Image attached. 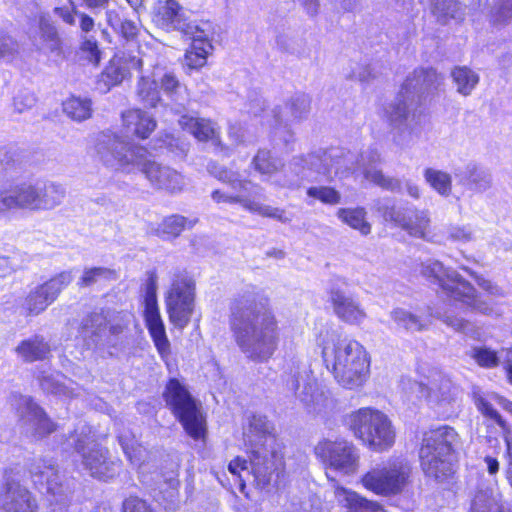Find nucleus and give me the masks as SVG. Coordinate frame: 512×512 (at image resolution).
Masks as SVG:
<instances>
[{
	"label": "nucleus",
	"mask_w": 512,
	"mask_h": 512,
	"mask_svg": "<svg viewBox=\"0 0 512 512\" xmlns=\"http://www.w3.org/2000/svg\"><path fill=\"white\" fill-rule=\"evenodd\" d=\"M231 329L238 347L251 360L265 362L278 347V319L269 300L255 289L235 298L231 306Z\"/></svg>",
	"instance_id": "nucleus-1"
},
{
	"label": "nucleus",
	"mask_w": 512,
	"mask_h": 512,
	"mask_svg": "<svg viewBox=\"0 0 512 512\" xmlns=\"http://www.w3.org/2000/svg\"><path fill=\"white\" fill-rule=\"evenodd\" d=\"M244 440L248 447L249 461L236 457L228 465L229 472L241 482L252 478L262 490L276 485L284 462L273 424L266 416L252 415L244 431Z\"/></svg>",
	"instance_id": "nucleus-2"
},
{
	"label": "nucleus",
	"mask_w": 512,
	"mask_h": 512,
	"mask_svg": "<svg viewBox=\"0 0 512 512\" xmlns=\"http://www.w3.org/2000/svg\"><path fill=\"white\" fill-rule=\"evenodd\" d=\"M96 151L108 169L126 174L141 171L156 189L178 193L186 185L181 173L152 160L143 146L131 144L118 135L103 134L98 140Z\"/></svg>",
	"instance_id": "nucleus-3"
},
{
	"label": "nucleus",
	"mask_w": 512,
	"mask_h": 512,
	"mask_svg": "<svg viewBox=\"0 0 512 512\" xmlns=\"http://www.w3.org/2000/svg\"><path fill=\"white\" fill-rule=\"evenodd\" d=\"M318 345L326 367L341 386L354 389L365 383L370 359L360 342L336 331H325L320 334Z\"/></svg>",
	"instance_id": "nucleus-4"
},
{
	"label": "nucleus",
	"mask_w": 512,
	"mask_h": 512,
	"mask_svg": "<svg viewBox=\"0 0 512 512\" xmlns=\"http://www.w3.org/2000/svg\"><path fill=\"white\" fill-rule=\"evenodd\" d=\"M457 442L458 434L449 426L425 434L419 457L426 476L443 481L453 474V453Z\"/></svg>",
	"instance_id": "nucleus-5"
},
{
	"label": "nucleus",
	"mask_w": 512,
	"mask_h": 512,
	"mask_svg": "<svg viewBox=\"0 0 512 512\" xmlns=\"http://www.w3.org/2000/svg\"><path fill=\"white\" fill-rule=\"evenodd\" d=\"M420 274L438 284L447 296L461 301L472 310L490 314L492 307L476 296L475 288L455 270L445 267L437 260H427L420 265Z\"/></svg>",
	"instance_id": "nucleus-6"
},
{
	"label": "nucleus",
	"mask_w": 512,
	"mask_h": 512,
	"mask_svg": "<svg viewBox=\"0 0 512 512\" xmlns=\"http://www.w3.org/2000/svg\"><path fill=\"white\" fill-rule=\"evenodd\" d=\"M340 156L338 151H318L306 156L294 157L288 169L296 176L288 177L285 170L283 178L275 180L274 183L282 188H292L298 186L299 179L314 182L331 181L338 173L346 171L338 166L334 169L333 165L329 164L332 161H337L339 164Z\"/></svg>",
	"instance_id": "nucleus-7"
},
{
	"label": "nucleus",
	"mask_w": 512,
	"mask_h": 512,
	"mask_svg": "<svg viewBox=\"0 0 512 512\" xmlns=\"http://www.w3.org/2000/svg\"><path fill=\"white\" fill-rule=\"evenodd\" d=\"M349 427L356 438L374 451L387 450L395 442L392 423L387 415L379 410L361 408L351 413Z\"/></svg>",
	"instance_id": "nucleus-8"
},
{
	"label": "nucleus",
	"mask_w": 512,
	"mask_h": 512,
	"mask_svg": "<svg viewBox=\"0 0 512 512\" xmlns=\"http://www.w3.org/2000/svg\"><path fill=\"white\" fill-rule=\"evenodd\" d=\"M363 486L380 496L402 494L412 482V467L402 458H391L376 465L361 479Z\"/></svg>",
	"instance_id": "nucleus-9"
},
{
	"label": "nucleus",
	"mask_w": 512,
	"mask_h": 512,
	"mask_svg": "<svg viewBox=\"0 0 512 512\" xmlns=\"http://www.w3.org/2000/svg\"><path fill=\"white\" fill-rule=\"evenodd\" d=\"M76 452L81 457V463L89 474L100 480H108L119 474L122 461L109 455L106 447L97 443L84 430L71 437Z\"/></svg>",
	"instance_id": "nucleus-10"
},
{
	"label": "nucleus",
	"mask_w": 512,
	"mask_h": 512,
	"mask_svg": "<svg viewBox=\"0 0 512 512\" xmlns=\"http://www.w3.org/2000/svg\"><path fill=\"white\" fill-rule=\"evenodd\" d=\"M164 398L185 431L194 439L200 438L204 433V419L187 388L179 380L171 379Z\"/></svg>",
	"instance_id": "nucleus-11"
},
{
	"label": "nucleus",
	"mask_w": 512,
	"mask_h": 512,
	"mask_svg": "<svg viewBox=\"0 0 512 512\" xmlns=\"http://www.w3.org/2000/svg\"><path fill=\"white\" fill-rule=\"evenodd\" d=\"M314 454L327 468L343 475H352L359 467L358 449L341 436L322 438L315 445Z\"/></svg>",
	"instance_id": "nucleus-12"
},
{
	"label": "nucleus",
	"mask_w": 512,
	"mask_h": 512,
	"mask_svg": "<svg viewBox=\"0 0 512 512\" xmlns=\"http://www.w3.org/2000/svg\"><path fill=\"white\" fill-rule=\"evenodd\" d=\"M194 283L184 274L174 275L165 293V307L170 323L184 329L190 322L195 307Z\"/></svg>",
	"instance_id": "nucleus-13"
},
{
	"label": "nucleus",
	"mask_w": 512,
	"mask_h": 512,
	"mask_svg": "<svg viewBox=\"0 0 512 512\" xmlns=\"http://www.w3.org/2000/svg\"><path fill=\"white\" fill-rule=\"evenodd\" d=\"M330 151H338L341 156L339 164H337V161L329 162V164L333 165L334 169L338 166L346 170L343 173H338L335 177H346L350 173H354L358 167L361 166L363 168L364 177L367 180L392 192H399L401 190V183L398 179L387 177L381 170L372 166L373 163L379 161V154L377 152L371 151L368 154H362L361 163H357V166H355L354 155L350 152L345 153L339 149H331Z\"/></svg>",
	"instance_id": "nucleus-14"
},
{
	"label": "nucleus",
	"mask_w": 512,
	"mask_h": 512,
	"mask_svg": "<svg viewBox=\"0 0 512 512\" xmlns=\"http://www.w3.org/2000/svg\"><path fill=\"white\" fill-rule=\"evenodd\" d=\"M72 280V273L63 271L46 282L35 286L27 294L22 308L27 315H39L58 298Z\"/></svg>",
	"instance_id": "nucleus-15"
},
{
	"label": "nucleus",
	"mask_w": 512,
	"mask_h": 512,
	"mask_svg": "<svg viewBox=\"0 0 512 512\" xmlns=\"http://www.w3.org/2000/svg\"><path fill=\"white\" fill-rule=\"evenodd\" d=\"M156 290V276L151 275L147 283L144 299V319L157 351L162 358H166L170 354V342L158 308Z\"/></svg>",
	"instance_id": "nucleus-16"
},
{
	"label": "nucleus",
	"mask_w": 512,
	"mask_h": 512,
	"mask_svg": "<svg viewBox=\"0 0 512 512\" xmlns=\"http://www.w3.org/2000/svg\"><path fill=\"white\" fill-rule=\"evenodd\" d=\"M383 217L386 221L394 222L410 236L428 240L431 218L428 210L400 209L395 206L385 207Z\"/></svg>",
	"instance_id": "nucleus-17"
},
{
	"label": "nucleus",
	"mask_w": 512,
	"mask_h": 512,
	"mask_svg": "<svg viewBox=\"0 0 512 512\" xmlns=\"http://www.w3.org/2000/svg\"><path fill=\"white\" fill-rule=\"evenodd\" d=\"M153 23L165 32L192 33L198 26L187 21L184 7L174 0H160L154 7Z\"/></svg>",
	"instance_id": "nucleus-18"
},
{
	"label": "nucleus",
	"mask_w": 512,
	"mask_h": 512,
	"mask_svg": "<svg viewBox=\"0 0 512 512\" xmlns=\"http://www.w3.org/2000/svg\"><path fill=\"white\" fill-rule=\"evenodd\" d=\"M0 508L3 512H37L38 504L27 488L6 475Z\"/></svg>",
	"instance_id": "nucleus-19"
},
{
	"label": "nucleus",
	"mask_w": 512,
	"mask_h": 512,
	"mask_svg": "<svg viewBox=\"0 0 512 512\" xmlns=\"http://www.w3.org/2000/svg\"><path fill=\"white\" fill-rule=\"evenodd\" d=\"M13 405L16 407L19 421L27 426L28 431L38 435L49 434L54 431V424L46 417L44 411L33 402L29 396H14Z\"/></svg>",
	"instance_id": "nucleus-20"
},
{
	"label": "nucleus",
	"mask_w": 512,
	"mask_h": 512,
	"mask_svg": "<svg viewBox=\"0 0 512 512\" xmlns=\"http://www.w3.org/2000/svg\"><path fill=\"white\" fill-rule=\"evenodd\" d=\"M29 472L34 484L40 489H45L46 493L52 496H59L57 502L63 503L66 499L63 485L60 481L58 470L51 461L45 459H35L29 468Z\"/></svg>",
	"instance_id": "nucleus-21"
},
{
	"label": "nucleus",
	"mask_w": 512,
	"mask_h": 512,
	"mask_svg": "<svg viewBox=\"0 0 512 512\" xmlns=\"http://www.w3.org/2000/svg\"><path fill=\"white\" fill-rule=\"evenodd\" d=\"M408 390L417 398H425L430 402L446 401L451 396L452 382L440 372H433L427 383L408 381Z\"/></svg>",
	"instance_id": "nucleus-22"
},
{
	"label": "nucleus",
	"mask_w": 512,
	"mask_h": 512,
	"mask_svg": "<svg viewBox=\"0 0 512 512\" xmlns=\"http://www.w3.org/2000/svg\"><path fill=\"white\" fill-rule=\"evenodd\" d=\"M293 389L309 412L323 413L334 407V400L329 391L320 387L314 380L305 381L302 384L297 380Z\"/></svg>",
	"instance_id": "nucleus-23"
},
{
	"label": "nucleus",
	"mask_w": 512,
	"mask_h": 512,
	"mask_svg": "<svg viewBox=\"0 0 512 512\" xmlns=\"http://www.w3.org/2000/svg\"><path fill=\"white\" fill-rule=\"evenodd\" d=\"M293 389L309 412L323 413L334 407V400L329 391L320 387L314 380L305 381L302 384L297 380Z\"/></svg>",
	"instance_id": "nucleus-24"
},
{
	"label": "nucleus",
	"mask_w": 512,
	"mask_h": 512,
	"mask_svg": "<svg viewBox=\"0 0 512 512\" xmlns=\"http://www.w3.org/2000/svg\"><path fill=\"white\" fill-rule=\"evenodd\" d=\"M413 104V97L401 89L396 99L385 107L384 118L397 133L408 130Z\"/></svg>",
	"instance_id": "nucleus-25"
},
{
	"label": "nucleus",
	"mask_w": 512,
	"mask_h": 512,
	"mask_svg": "<svg viewBox=\"0 0 512 512\" xmlns=\"http://www.w3.org/2000/svg\"><path fill=\"white\" fill-rule=\"evenodd\" d=\"M212 199L217 202L240 203L242 207L251 213H257L260 216L276 219L282 223H288L291 218L286 215L285 210L260 203L256 200L241 197V196H228L219 190L212 193Z\"/></svg>",
	"instance_id": "nucleus-26"
},
{
	"label": "nucleus",
	"mask_w": 512,
	"mask_h": 512,
	"mask_svg": "<svg viewBox=\"0 0 512 512\" xmlns=\"http://www.w3.org/2000/svg\"><path fill=\"white\" fill-rule=\"evenodd\" d=\"M333 310L337 317L351 325H360L366 318V312L361 304L352 296L340 290H333L330 294Z\"/></svg>",
	"instance_id": "nucleus-27"
},
{
	"label": "nucleus",
	"mask_w": 512,
	"mask_h": 512,
	"mask_svg": "<svg viewBox=\"0 0 512 512\" xmlns=\"http://www.w3.org/2000/svg\"><path fill=\"white\" fill-rule=\"evenodd\" d=\"M186 36L192 39V44L185 53V65L189 69H200L207 63V57L213 50L209 35L204 29L197 27Z\"/></svg>",
	"instance_id": "nucleus-28"
},
{
	"label": "nucleus",
	"mask_w": 512,
	"mask_h": 512,
	"mask_svg": "<svg viewBox=\"0 0 512 512\" xmlns=\"http://www.w3.org/2000/svg\"><path fill=\"white\" fill-rule=\"evenodd\" d=\"M180 127L199 141L220 144V128L211 119L183 115L178 120Z\"/></svg>",
	"instance_id": "nucleus-29"
},
{
	"label": "nucleus",
	"mask_w": 512,
	"mask_h": 512,
	"mask_svg": "<svg viewBox=\"0 0 512 512\" xmlns=\"http://www.w3.org/2000/svg\"><path fill=\"white\" fill-rule=\"evenodd\" d=\"M142 64V59L138 56L124 52L116 54L106 67L105 76L112 85H116L128 78L132 71H139Z\"/></svg>",
	"instance_id": "nucleus-30"
},
{
	"label": "nucleus",
	"mask_w": 512,
	"mask_h": 512,
	"mask_svg": "<svg viewBox=\"0 0 512 512\" xmlns=\"http://www.w3.org/2000/svg\"><path fill=\"white\" fill-rule=\"evenodd\" d=\"M443 78L432 68L418 69L408 76L401 89L415 100L416 94H422L436 89Z\"/></svg>",
	"instance_id": "nucleus-31"
},
{
	"label": "nucleus",
	"mask_w": 512,
	"mask_h": 512,
	"mask_svg": "<svg viewBox=\"0 0 512 512\" xmlns=\"http://www.w3.org/2000/svg\"><path fill=\"white\" fill-rule=\"evenodd\" d=\"M455 177L459 184L467 186L475 193H483L492 187L491 173L474 163L456 169Z\"/></svg>",
	"instance_id": "nucleus-32"
},
{
	"label": "nucleus",
	"mask_w": 512,
	"mask_h": 512,
	"mask_svg": "<svg viewBox=\"0 0 512 512\" xmlns=\"http://www.w3.org/2000/svg\"><path fill=\"white\" fill-rule=\"evenodd\" d=\"M311 100L307 94L298 93L290 98L283 108L273 111L277 124H288L306 118L310 111Z\"/></svg>",
	"instance_id": "nucleus-33"
},
{
	"label": "nucleus",
	"mask_w": 512,
	"mask_h": 512,
	"mask_svg": "<svg viewBox=\"0 0 512 512\" xmlns=\"http://www.w3.org/2000/svg\"><path fill=\"white\" fill-rule=\"evenodd\" d=\"M108 317L104 312H94L88 315L82 323V335L89 338L95 346H104L111 343L107 335Z\"/></svg>",
	"instance_id": "nucleus-34"
},
{
	"label": "nucleus",
	"mask_w": 512,
	"mask_h": 512,
	"mask_svg": "<svg viewBox=\"0 0 512 512\" xmlns=\"http://www.w3.org/2000/svg\"><path fill=\"white\" fill-rule=\"evenodd\" d=\"M123 124L129 133L146 139L155 130V119L141 109H131L122 114Z\"/></svg>",
	"instance_id": "nucleus-35"
},
{
	"label": "nucleus",
	"mask_w": 512,
	"mask_h": 512,
	"mask_svg": "<svg viewBox=\"0 0 512 512\" xmlns=\"http://www.w3.org/2000/svg\"><path fill=\"white\" fill-rule=\"evenodd\" d=\"M470 512H512V507L503 501L498 490L484 489L476 492Z\"/></svg>",
	"instance_id": "nucleus-36"
},
{
	"label": "nucleus",
	"mask_w": 512,
	"mask_h": 512,
	"mask_svg": "<svg viewBox=\"0 0 512 512\" xmlns=\"http://www.w3.org/2000/svg\"><path fill=\"white\" fill-rule=\"evenodd\" d=\"M334 494L337 502L348 509L347 512H381L382 510L378 503L369 501L342 486L336 485Z\"/></svg>",
	"instance_id": "nucleus-37"
},
{
	"label": "nucleus",
	"mask_w": 512,
	"mask_h": 512,
	"mask_svg": "<svg viewBox=\"0 0 512 512\" xmlns=\"http://www.w3.org/2000/svg\"><path fill=\"white\" fill-rule=\"evenodd\" d=\"M431 11L441 24L451 20L462 22L466 16V5L459 0H431Z\"/></svg>",
	"instance_id": "nucleus-38"
},
{
	"label": "nucleus",
	"mask_w": 512,
	"mask_h": 512,
	"mask_svg": "<svg viewBox=\"0 0 512 512\" xmlns=\"http://www.w3.org/2000/svg\"><path fill=\"white\" fill-rule=\"evenodd\" d=\"M106 21L115 33L127 41L135 40L140 33L139 23L127 18L120 10H107Z\"/></svg>",
	"instance_id": "nucleus-39"
},
{
	"label": "nucleus",
	"mask_w": 512,
	"mask_h": 512,
	"mask_svg": "<svg viewBox=\"0 0 512 512\" xmlns=\"http://www.w3.org/2000/svg\"><path fill=\"white\" fill-rule=\"evenodd\" d=\"M39 39H35V45L40 50L50 52L59 51L61 48V39L58 31L51 21L48 14L39 15Z\"/></svg>",
	"instance_id": "nucleus-40"
},
{
	"label": "nucleus",
	"mask_w": 512,
	"mask_h": 512,
	"mask_svg": "<svg viewBox=\"0 0 512 512\" xmlns=\"http://www.w3.org/2000/svg\"><path fill=\"white\" fill-rule=\"evenodd\" d=\"M336 216L341 222L359 231L363 236L371 233V224L366 219L367 211L363 207L339 208Z\"/></svg>",
	"instance_id": "nucleus-41"
},
{
	"label": "nucleus",
	"mask_w": 512,
	"mask_h": 512,
	"mask_svg": "<svg viewBox=\"0 0 512 512\" xmlns=\"http://www.w3.org/2000/svg\"><path fill=\"white\" fill-rule=\"evenodd\" d=\"M37 186L38 209L49 210L60 205L65 198V188L54 182H48Z\"/></svg>",
	"instance_id": "nucleus-42"
},
{
	"label": "nucleus",
	"mask_w": 512,
	"mask_h": 512,
	"mask_svg": "<svg viewBox=\"0 0 512 512\" xmlns=\"http://www.w3.org/2000/svg\"><path fill=\"white\" fill-rule=\"evenodd\" d=\"M160 86L163 92L179 106L184 107L189 101L187 88L180 83L176 75L172 72H165L159 78Z\"/></svg>",
	"instance_id": "nucleus-43"
},
{
	"label": "nucleus",
	"mask_w": 512,
	"mask_h": 512,
	"mask_svg": "<svg viewBox=\"0 0 512 512\" xmlns=\"http://www.w3.org/2000/svg\"><path fill=\"white\" fill-rule=\"evenodd\" d=\"M451 77L457 92L463 96H469L479 83V75L466 66L455 67Z\"/></svg>",
	"instance_id": "nucleus-44"
},
{
	"label": "nucleus",
	"mask_w": 512,
	"mask_h": 512,
	"mask_svg": "<svg viewBox=\"0 0 512 512\" xmlns=\"http://www.w3.org/2000/svg\"><path fill=\"white\" fill-rule=\"evenodd\" d=\"M118 442L129 462L135 467H140L144 462L146 450L136 441L134 435L129 431L121 433L118 435Z\"/></svg>",
	"instance_id": "nucleus-45"
},
{
	"label": "nucleus",
	"mask_w": 512,
	"mask_h": 512,
	"mask_svg": "<svg viewBox=\"0 0 512 512\" xmlns=\"http://www.w3.org/2000/svg\"><path fill=\"white\" fill-rule=\"evenodd\" d=\"M423 177L427 184L443 197H449L452 192V177L448 172L426 168Z\"/></svg>",
	"instance_id": "nucleus-46"
},
{
	"label": "nucleus",
	"mask_w": 512,
	"mask_h": 512,
	"mask_svg": "<svg viewBox=\"0 0 512 512\" xmlns=\"http://www.w3.org/2000/svg\"><path fill=\"white\" fill-rule=\"evenodd\" d=\"M390 315L396 325L407 332H421L427 328V324L418 315L403 308L392 310Z\"/></svg>",
	"instance_id": "nucleus-47"
},
{
	"label": "nucleus",
	"mask_w": 512,
	"mask_h": 512,
	"mask_svg": "<svg viewBox=\"0 0 512 512\" xmlns=\"http://www.w3.org/2000/svg\"><path fill=\"white\" fill-rule=\"evenodd\" d=\"M49 350L48 344L39 337L25 340L16 348L17 353L29 362L45 358Z\"/></svg>",
	"instance_id": "nucleus-48"
},
{
	"label": "nucleus",
	"mask_w": 512,
	"mask_h": 512,
	"mask_svg": "<svg viewBox=\"0 0 512 512\" xmlns=\"http://www.w3.org/2000/svg\"><path fill=\"white\" fill-rule=\"evenodd\" d=\"M12 192L15 209L39 210L36 185L22 184L15 187Z\"/></svg>",
	"instance_id": "nucleus-49"
},
{
	"label": "nucleus",
	"mask_w": 512,
	"mask_h": 512,
	"mask_svg": "<svg viewBox=\"0 0 512 512\" xmlns=\"http://www.w3.org/2000/svg\"><path fill=\"white\" fill-rule=\"evenodd\" d=\"M72 384L71 380H67L59 374L56 376H43L40 379V385L44 391L65 397L76 395L75 388L71 387Z\"/></svg>",
	"instance_id": "nucleus-50"
},
{
	"label": "nucleus",
	"mask_w": 512,
	"mask_h": 512,
	"mask_svg": "<svg viewBox=\"0 0 512 512\" xmlns=\"http://www.w3.org/2000/svg\"><path fill=\"white\" fill-rule=\"evenodd\" d=\"M137 95L145 106L154 108L160 102L158 84L155 79L142 76L138 82Z\"/></svg>",
	"instance_id": "nucleus-51"
},
{
	"label": "nucleus",
	"mask_w": 512,
	"mask_h": 512,
	"mask_svg": "<svg viewBox=\"0 0 512 512\" xmlns=\"http://www.w3.org/2000/svg\"><path fill=\"white\" fill-rule=\"evenodd\" d=\"M197 219H187L181 215H171L166 217L159 225L158 231L163 235L175 238L181 234L186 227H192L196 224Z\"/></svg>",
	"instance_id": "nucleus-52"
},
{
	"label": "nucleus",
	"mask_w": 512,
	"mask_h": 512,
	"mask_svg": "<svg viewBox=\"0 0 512 512\" xmlns=\"http://www.w3.org/2000/svg\"><path fill=\"white\" fill-rule=\"evenodd\" d=\"M253 164L259 173L268 177L275 176L284 167L279 159L272 157L271 153L266 150L257 153Z\"/></svg>",
	"instance_id": "nucleus-53"
},
{
	"label": "nucleus",
	"mask_w": 512,
	"mask_h": 512,
	"mask_svg": "<svg viewBox=\"0 0 512 512\" xmlns=\"http://www.w3.org/2000/svg\"><path fill=\"white\" fill-rule=\"evenodd\" d=\"M64 112L76 121H83L91 116V102L88 99L71 97L63 104Z\"/></svg>",
	"instance_id": "nucleus-54"
},
{
	"label": "nucleus",
	"mask_w": 512,
	"mask_h": 512,
	"mask_svg": "<svg viewBox=\"0 0 512 512\" xmlns=\"http://www.w3.org/2000/svg\"><path fill=\"white\" fill-rule=\"evenodd\" d=\"M310 198L319 200L326 205H337L341 202V194L333 187L312 186L307 189Z\"/></svg>",
	"instance_id": "nucleus-55"
},
{
	"label": "nucleus",
	"mask_w": 512,
	"mask_h": 512,
	"mask_svg": "<svg viewBox=\"0 0 512 512\" xmlns=\"http://www.w3.org/2000/svg\"><path fill=\"white\" fill-rule=\"evenodd\" d=\"M470 355L481 367L494 368L501 363L500 351L497 353L487 347H475Z\"/></svg>",
	"instance_id": "nucleus-56"
},
{
	"label": "nucleus",
	"mask_w": 512,
	"mask_h": 512,
	"mask_svg": "<svg viewBox=\"0 0 512 512\" xmlns=\"http://www.w3.org/2000/svg\"><path fill=\"white\" fill-rule=\"evenodd\" d=\"M216 168L217 167L215 164H209L208 166V170L211 174L223 182L230 183L233 189L247 190V185L251 184L249 181L238 179L234 172L228 171L226 169L216 171Z\"/></svg>",
	"instance_id": "nucleus-57"
},
{
	"label": "nucleus",
	"mask_w": 512,
	"mask_h": 512,
	"mask_svg": "<svg viewBox=\"0 0 512 512\" xmlns=\"http://www.w3.org/2000/svg\"><path fill=\"white\" fill-rule=\"evenodd\" d=\"M36 96L29 89H20L13 97V108L18 113L32 109L36 104Z\"/></svg>",
	"instance_id": "nucleus-58"
},
{
	"label": "nucleus",
	"mask_w": 512,
	"mask_h": 512,
	"mask_svg": "<svg viewBox=\"0 0 512 512\" xmlns=\"http://www.w3.org/2000/svg\"><path fill=\"white\" fill-rule=\"evenodd\" d=\"M446 233L448 239L453 242L468 243L475 239L473 229L470 225H449Z\"/></svg>",
	"instance_id": "nucleus-59"
},
{
	"label": "nucleus",
	"mask_w": 512,
	"mask_h": 512,
	"mask_svg": "<svg viewBox=\"0 0 512 512\" xmlns=\"http://www.w3.org/2000/svg\"><path fill=\"white\" fill-rule=\"evenodd\" d=\"M475 404L478 410L486 417L494 420L502 429L503 433L506 430H510L507 426L506 421L502 418V416L493 408V406L482 396H477L475 398Z\"/></svg>",
	"instance_id": "nucleus-60"
},
{
	"label": "nucleus",
	"mask_w": 512,
	"mask_h": 512,
	"mask_svg": "<svg viewBox=\"0 0 512 512\" xmlns=\"http://www.w3.org/2000/svg\"><path fill=\"white\" fill-rule=\"evenodd\" d=\"M512 19V0H498L492 10L493 24H505Z\"/></svg>",
	"instance_id": "nucleus-61"
},
{
	"label": "nucleus",
	"mask_w": 512,
	"mask_h": 512,
	"mask_svg": "<svg viewBox=\"0 0 512 512\" xmlns=\"http://www.w3.org/2000/svg\"><path fill=\"white\" fill-rule=\"evenodd\" d=\"M111 271L107 268L94 267L85 269L82 277L80 278L78 285L90 286L98 282L102 278H108L111 275Z\"/></svg>",
	"instance_id": "nucleus-62"
},
{
	"label": "nucleus",
	"mask_w": 512,
	"mask_h": 512,
	"mask_svg": "<svg viewBox=\"0 0 512 512\" xmlns=\"http://www.w3.org/2000/svg\"><path fill=\"white\" fill-rule=\"evenodd\" d=\"M81 52L84 57L94 65H97L101 59V51L98 47V43L95 39L84 37L81 44Z\"/></svg>",
	"instance_id": "nucleus-63"
},
{
	"label": "nucleus",
	"mask_w": 512,
	"mask_h": 512,
	"mask_svg": "<svg viewBox=\"0 0 512 512\" xmlns=\"http://www.w3.org/2000/svg\"><path fill=\"white\" fill-rule=\"evenodd\" d=\"M123 512H153V510L142 499L130 497L123 503Z\"/></svg>",
	"instance_id": "nucleus-64"
}]
</instances>
